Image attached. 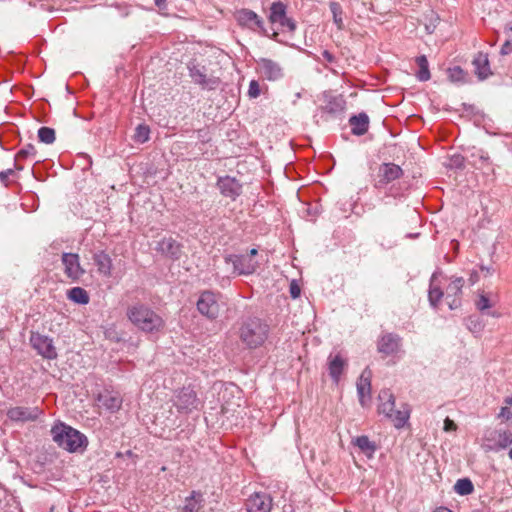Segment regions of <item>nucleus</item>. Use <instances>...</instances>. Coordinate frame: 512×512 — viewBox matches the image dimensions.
Segmentation results:
<instances>
[{"label": "nucleus", "instance_id": "46", "mask_svg": "<svg viewBox=\"0 0 512 512\" xmlns=\"http://www.w3.org/2000/svg\"><path fill=\"white\" fill-rule=\"evenodd\" d=\"M504 33L506 35V38L511 39V41H512V20L506 24Z\"/></svg>", "mask_w": 512, "mask_h": 512}, {"label": "nucleus", "instance_id": "53", "mask_svg": "<svg viewBox=\"0 0 512 512\" xmlns=\"http://www.w3.org/2000/svg\"><path fill=\"white\" fill-rule=\"evenodd\" d=\"M454 162L456 165H459V166L462 164L459 157H456Z\"/></svg>", "mask_w": 512, "mask_h": 512}, {"label": "nucleus", "instance_id": "36", "mask_svg": "<svg viewBox=\"0 0 512 512\" xmlns=\"http://www.w3.org/2000/svg\"><path fill=\"white\" fill-rule=\"evenodd\" d=\"M330 10L333 15L334 23L337 25L339 29L343 26V19H342V8L339 3L337 2H331L330 3Z\"/></svg>", "mask_w": 512, "mask_h": 512}, {"label": "nucleus", "instance_id": "35", "mask_svg": "<svg viewBox=\"0 0 512 512\" xmlns=\"http://www.w3.org/2000/svg\"><path fill=\"white\" fill-rule=\"evenodd\" d=\"M38 138L45 144H51L55 141V131L50 127H41L38 130Z\"/></svg>", "mask_w": 512, "mask_h": 512}, {"label": "nucleus", "instance_id": "10", "mask_svg": "<svg viewBox=\"0 0 512 512\" xmlns=\"http://www.w3.org/2000/svg\"><path fill=\"white\" fill-rule=\"evenodd\" d=\"M225 264H232L233 273L238 275H250L258 267V262L245 255H229L225 257Z\"/></svg>", "mask_w": 512, "mask_h": 512}, {"label": "nucleus", "instance_id": "28", "mask_svg": "<svg viewBox=\"0 0 512 512\" xmlns=\"http://www.w3.org/2000/svg\"><path fill=\"white\" fill-rule=\"evenodd\" d=\"M67 298L81 305H86L90 301L88 292L82 287H73L67 291Z\"/></svg>", "mask_w": 512, "mask_h": 512}, {"label": "nucleus", "instance_id": "14", "mask_svg": "<svg viewBox=\"0 0 512 512\" xmlns=\"http://www.w3.org/2000/svg\"><path fill=\"white\" fill-rule=\"evenodd\" d=\"M272 505V497L265 492H255L245 502L247 512H270Z\"/></svg>", "mask_w": 512, "mask_h": 512}, {"label": "nucleus", "instance_id": "29", "mask_svg": "<svg viewBox=\"0 0 512 512\" xmlns=\"http://www.w3.org/2000/svg\"><path fill=\"white\" fill-rule=\"evenodd\" d=\"M354 444L369 457H372L376 450V445L369 440L367 436H359L354 440Z\"/></svg>", "mask_w": 512, "mask_h": 512}, {"label": "nucleus", "instance_id": "58", "mask_svg": "<svg viewBox=\"0 0 512 512\" xmlns=\"http://www.w3.org/2000/svg\"><path fill=\"white\" fill-rule=\"evenodd\" d=\"M49 512H54V506H52V507L50 508V511H49Z\"/></svg>", "mask_w": 512, "mask_h": 512}, {"label": "nucleus", "instance_id": "8", "mask_svg": "<svg viewBox=\"0 0 512 512\" xmlns=\"http://www.w3.org/2000/svg\"><path fill=\"white\" fill-rule=\"evenodd\" d=\"M30 344L43 358L53 360L57 358V351L53 345V340L38 332H32L30 336Z\"/></svg>", "mask_w": 512, "mask_h": 512}, {"label": "nucleus", "instance_id": "2", "mask_svg": "<svg viewBox=\"0 0 512 512\" xmlns=\"http://www.w3.org/2000/svg\"><path fill=\"white\" fill-rule=\"evenodd\" d=\"M378 412L388 418L395 428H403L410 418V407L402 403L399 408L395 406V397L389 389L380 391Z\"/></svg>", "mask_w": 512, "mask_h": 512}, {"label": "nucleus", "instance_id": "50", "mask_svg": "<svg viewBox=\"0 0 512 512\" xmlns=\"http://www.w3.org/2000/svg\"><path fill=\"white\" fill-rule=\"evenodd\" d=\"M257 253H258V251L255 248H253L250 250V252L248 254H245V256H250L251 259H254V257L257 255Z\"/></svg>", "mask_w": 512, "mask_h": 512}, {"label": "nucleus", "instance_id": "23", "mask_svg": "<svg viewBox=\"0 0 512 512\" xmlns=\"http://www.w3.org/2000/svg\"><path fill=\"white\" fill-rule=\"evenodd\" d=\"M204 504L203 494L199 491H192L190 496L186 497L180 512H206Z\"/></svg>", "mask_w": 512, "mask_h": 512}, {"label": "nucleus", "instance_id": "11", "mask_svg": "<svg viewBox=\"0 0 512 512\" xmlns=\"http://www.w3.org/2000/svg\"><path fill=\"white\" fill-rule=\"evenodd\" d=\"M256 71L261 78L268 81H277L284 76V71L281 65L268 58H260L256 61Z\"/></svg>", "mask_w": 512, "mask_h": 512}, {"label": "nucleus", "instance_id": "42", "mask_svg": "<svg viewBox=\"0 0 512 512\" xmlns=\"http://www.w3.org/2000/svg\"><path fill=\"white\" fill-rule=\"evenodd\" d=\"M499 416L507 421L512 422V411L508 407H502Z\"/></svg>", "mask_w": 512, "mask_h": 512}, {"label": "nucleus", "instance_id": "26", "mask_svg": "<svg viewBox=\"0 0 512 512\" xmlns=\"http://www.w3.org/2000/svg\"><path fill=\"white\" fill-rule=\"evenodd\" d=\"M98 400L101 406L110 412L118 411L122 405V398L116 393L100 394Z\"/></svg>", "mask_w": 512, "mask_h": 512}, {"label": "nucleus", "instance_id": "40", "mask_svg": "<svg viewBox=\"0 0 512 512\" xmlns=\"http://www.w3.org/2000/svg\"><path fill=\"white\" fill-rule=\"evenodd\" d=\"M261 93L258 81L252 80L249 84L248 96L250 98H257Z\"/></svg>", "mask_w": 512, "mask_h": 512}, {"label": "nucleus", "instance_id": "15", "mask_svg": "<svg viewBox=\"0 0 512 512\" xmlns=\"http://www.w3.org/2000/svg\"><path fill=\"white\" fill-rule=\"evenodd\" d=\"M189 75L194 83L200 85L203 89H216L219 81L216 78L208 77L205 68L196 64H189Z\"/></svg>", "mask_w": 512, "mask_h": 512}, {"label": "nucleus", "instance_id": "27", "mask_svg": "<svg viewBox=\"0 0 512 512\" xmlns=\"http://www.w3.org/2000/svg\"><path fill=\"white\" fill-rule=\"evenodd\" d=\"M473 65L480 80L486 79L491 74L487 55L479 53L473 60Z\"/></svg>", "mask_w": 512, "mask_h": 512}, {"label": "nucleus", "instance_id": "55", "mask_svg": "<svg viewBox=\"0 0 512 512\" xmlns=\"http://www.w3.org/2000/svg\"><path fill=\"white\" fill-rule=\"evenodd\" d=\"M277 36H278V32H273V34H272V38H273V39H276V38H277Z\"/></svg>", "mask_w": 512, "mask_h": 512}, {"label": "nucleus", "instance_id": "32", "mask_svg": "<svg viewBox=\"0 0 512 512\" xmlns=\"http://www.w3.org/2000/svg\"><path fill=\"white\" fill-rule=\"evenodd\" d=\"M35 154H36V149H35L34 145L27 144L26 146H24L22 149H20L18 151V153L15 156V162L22 160V159H26L28 157L35 156ZM15 168L17 170L23 169V167L18 165L17 163H15Z\"/></svg>", "mask_w": 512, "mask_h": 512}, {"label": "nucleus", "instance_id": "20", "mask_svg": "<svg viewBox=\"0 0 512 512\" xmlns=\"http://www.w3.org/2000/svg\"><path fill=\"white\" fill-rule=\"evenodd\" d=\"M401 347V338L392 333L385 334L378 342V351L386 356L394 355L399 352Z\"/></svg>", "mask_w": 512, "mask_h": 512}, {"label": "nucleus", "instance_id": "30", "mask_svg": "<svg viewBox=\"0 0 512 512\" xmlns=\"http://www.w3.org/2000/svg\"><path fill=\"white\" fill-rule=\"evenodd\" d=\"M416 63L419 67V71L417 72L416 76L419 81H428L431 77L430 71H429V65L427 58L422 55L416 58Z\"/></svg>", "mask_w": 512, "mask_h": 512}, {"label": "nucleus", "instance_id": "54", "mask_svg": "<svg viewBox=\"0 0 512 512\" xmlns=\"http://www.w3.org/2000/svg\"><path fill=\"white\" fill-rule=\"evenodd\" d=\"M481 270L482 271H486L487 273L490 272V269L488 267H485V266H481Z\"/></svg>", "mask_w": 512, "mask_h": 512}, {"label": "nucleus", "instance_id": "56", "mask_svg": "<svg viewBox=\"0 0 512 512\" xmlns=\"http://www.w3.org/2000/svg\"><path fill=\"white\" fill-rule=\"evenodd\" d=\"M508 455H509V458L512 460V448L510 449Z\"/></svg>", "mask_w": 512, "mask_h": 512}, {"label": "nucleus", "instance_id": "37", "mask_svg": "<svg viewBox=\"0 0 512 512\" xmlns=\"http://www.w3.org/2000/svg\"><path fill=\"white\" fill-rule=\"evenodd\" d=\"M448 76L452 82H462L465 78V72L461 67L455 66L448 70Z\"/></svg>", "mask_w": 512, "mask_h": 512}, {"label": "nucleus", "instance_id": "19", "mask_svg": "<svg viewBox=\"0 0 512 512\" xmlns=\"http://www.w3.org/2000/svg\"><path fill=\"white\" fill-rule=\"evenodd\" d=\"M217 186L222 195L235 200L242 192V185L235 179L229 176L219 178Z\"/></svg>", "mask_w": 512, "mask_h": 512}, {"label": "nucleus", "instance_id": "48", "mask_svg": "<svg viewBox=\"0 0 512 512\" xmlns=\"http://www.w3.org/2000/svg\"><path fill=\"white\" fill-rule=\"evenodd\" d=\"M322 56L328 62H333L334 61V56L329 51H327V50L323 51Z\"/></svg>", "mask_w": 512, "mask_h": 512}, {"label": "nucleus", "instance_id": "39", "mask_svg": "<svg viewBox=\"0 0 512 512\" xmlns=\"http://www.w3.org/2000/svg\"><path fill=\"white\" fill-rule=\"evenodd\" d=\"M494 304L485 294H480L476 301V307L480 311H485L493 307Z\"/></svg>", "mask_w": 512, "mask_h": 512}, {"label": "nucleus", "instance_id": "13", "mask_svg": "<svg viewBox=\"0 0 512 512\" xmlns=\"http://www.w3.org/2000/svg\"><path fill=\"white\" fill-rule=\"evenodd\" d=\"M403 174L400 166L394 163H384L379 167L374 187L382 189L394 180L399 179Z\"/></svg>", "mask_w": 512, "mask_h": 512}, {"label": "nucleus", "instance_id": "4", "mask_svg": "<svg viewBox=\"0 0 512 512\" xmlns=\"http://www.w3.org/2000/svg\"><path fill=\"white\" fill-rule=\"evenodd\" d=\"M269 327L257 317L248 318L240 328L239 336L241 341L249 348L261 346L267 339Z\"/></svg>", "mask_w": 512, "mask_h": 512}, {"label": "nucleus", "instance_id": "47", "mask_svg": "<svg viewBox=\"0 0 512 512\" xmlns=\"http://www.w3.org/2000/svg\"><path fill=\"white\" fill-rule=\"evenodd\" d=\"M479 280L478 273L476 271L471 272L469 281L471 285H474Z\"/></svg>", "mask_w": 512, "mask_h": 512}, {"label": "nucleus", "instance_id": "18", "mask_svg": "<svg viewBox=\"0 0 512 512\" xmlns=\"http://www.w3.org/2000/svg\"><path fill=\"white\" fill-rule=\"evenodd\" d=\"M40 414L41 410L37 407L28 408L18 406L10 408L7 412L8 418L16 422L33 421L36 420Z\"/></svg>", "mask_w": 512, "mask_h": 512}, {"label": "nucleus", "instance_id": "7", "mask_svg": "<svg viewBox=\"0 0 512 512\" xmlns=\"http://www.w3.org/2000/svg\"><path fill=\"white\" fill-rule=\"evenodd\" d=\"M174 404L178 411L183 413H190L201 407V401L190 387H184L177 393Z\"/></svg>", "mask_w": 512, "mask_h": 512}, {"label": "nucleus", "instance_id": "33", "mask_svg": "<svg viewBox=\"0 0 512 512\" xmlns=\"http://www.w3.org/2000/svg\"><path fill=\"white\" fill-rule=\"evenodd\" d=\"M434 277L435 276L433 275L428 297H429L430 304L433 307H437V305L440 302V300L442 299L444 293L439 287L433 285Z\"/></svg>", "mask_w": 512, "mask_h": 512}, {"label": "nucleus", "instance_id": "49", "mask_svg": "<svg viewBox=\"0 0 512 512\" xmlns=\"http://www.w3.org/2000/svg\"><path fill=\"white\" fill-rule=\"evenodd\" d=\"M154 2L155 5L160 9L165 8L166 6V0H154Z\"/></svg>", "mask_w": 512, "mask_h": 512}, {"label": "nucleus", "instance_id": "45", "mask_svg": "<svg viewBox=\"0 0 512 512\" xmlns=\"http://www.w3.org/2000/svg\"><path fill=\"white\" fill-rule=\"evenodd\" d=\"M14 173L13 169H7L5 171L0 172V180L2 182H6L8 177Z\"/></svg>", "mask_w": 512, "mask_h": 512}, {"label": "nucleus", "instance_id": "22", "mask_svg": "<svg viewBox=\"0 0 512 512\" xmlns=\"http://www.w3.org/2000/svg\"><path fill=\"white\" fill-rule=\"evenodd\" d=\"M371 372L365 369L360 375L357 381V393L359 401L362 406L366 405V402L370 400L371 394Z\"/></svg>", "mask_w": 512, "mask_h": 512}, {"label": "nucleus", "instance_id": "24", "mask_svg": "<svg viewBox=\"0 0 512 512\" xmlns=\"http://www.w3.org/2000/svg\"><path fill=\"white\" fill-rule=\"evenodd\" d=\"M346 366V360L340 355H330L328 358V371L329 375L335 383H338L340 376Z\"/></svg>", "mask_w": 512, "mask_h": 512}, {"label": "nucleus", "instance_id": "38", "mask_svg": "<svg viewBox=\"0 0 512 512\" xmlns=\"http://www.w3.org/2000/svg\"><path fill=\"white\" fill-rule=\"evenodd\" d=\"M512 444V433L504 431L499 433L497 445L501 449H505Z\"/></svg>", "mask_w": 512, "mask_h": 512}, {"label": "nucleus", "instance_id": "5", "mask_svg": "<svg viewBox=\"0 0 512 512\" xmlns=\"http://www.w3.org/2000/svg\"><path fill=\"white\" fill-rule=\"evenodd\" d=\"M268 18L270 23L277 25L282 32L294 33L297 28L296 21L287 15V7L281 1L271 4Z\"/></svg>", "mask_w": 512, "mask_h": 512}, {"label": "nucleus", "instance_id": "34", "mask_svg": "<svg viewBox=\"0 0 512 512\" xmlns=\"http://www.w3.org/2000/svg\"><path fill=\"white\" fill-rule=\"evenodd\" d=\"M150 128L147 125L140 124L135 129L134 141L137 143H145L149 140Z\"/></svg>", "mask_w": 512, "mask_h": 512}, {"label": "nucleus", "instance_id": "3", "mask_svg": "<svg viewBox=\"0 0 512 512\" xmlns=\"http://www.w3.org/2000/svg\"><path fill=\"white\" fill-rule=\"evenodd\" d=\"M51 435L53 441L68 452L83 451L88 444L87 437L83 433L63 423L54 425Z\"/></svg>", "mask_w": 512, "mask_h": 512}, {"label": "nucleus", "instance_id": "12", "mask_svg": "<svg viewBox=\"0 0 512 512\" xmlns=\"http://www.w3.org/2000/svg\"><path fill=\"white\" fill-rule=\"evenodd\" d=\"M61 261L64 273L72 282H77L85 274V269L80 264L79 255L76 253H63Z\"/></svg>", "mask_w": 512, "mask_h": 512}, {"label": "nucleus", "instance_id": "16", "mask_svg": "<svg viewBox=\"0 0 512 512\" xmlns=\"http://www.w3.org/2000/svg\"><path fill=\"white\" fill-rule=\"evenodd\" d=\"M155 250L172 260H179L182 254L181 244L172 237H164L159 240Z\"/></svg>", "mask_w": 512, "mask_h": 512}, {"label": "nucleus", "instance_id": "31", "mask_svg": "<svg viewBox=\"0 0 512 512\" xmlns=\"http://www.w3.org/2000/svg\"><path fill=\"white\" fill-rule=\"evenodd\" d=\"M454 489H455L456 493L464 496V495L471 494L474 490V486L470 479L462 478L456 482Z\"/></svg>", "mask_w": 512, "mask_h": 512}, {"label": "nucleus", "instance_id": "44", "mask_svg": "<svg viewBox=\"0 0 512 512\" xmlns=\"http://www.w3.org/2000/svg\"><path fill=\"white\" fill-rule=\"evenodd\" d=\"M300 288L299 286L295 283V282H292L291 285H290V294H291V297L296 299L300 296Z\"/></svg>", "mask_w": 512, "mask_h": 512}, {"label": "nucleus", "instance_id": "51", "mask_svg": "<svg viewBox=\"0 0 512 512\" xmlns=\"http://www.w3.org/2000/svg\"><path fill=\"white\" fill-rule=\"evenodd\" d=\"M434 512H452V511L446 507H439Z\"/></svg>", "mask_w": 512, "mask_h": 512}, {"label": "nucleus", "instance_id": "17", "mask_svg": "<svg viewBox=\"0 0 512 512\" xmlns=\"http://www.w3.org/2000/svg\"><path fill=\"white\" fill-rule=\"evenodd\" d=\"M464 286V279L462 277H455L451 280L446 287V301L451 310L460 306V298L458 297Z\"/></svg>", "mask_w": 512, "mask_h": 512}, {"label": "nucleus", "instance_id": "52", "mask_svg": "<svg viewBox=\"0 0 512 512\" xmlns=\"http://www.w3.org/2000/svg\"><path fill=\"white\" fill-rule=\"evenodd\" d=\"M504 402L507 405H512V396L506 397Z\"/></svg>", "mask_w": 512, "mask_h": 512}, {"label": "nucleus", "instance_id": "1", "mask_svg": "<svg viewBox=\"0 0 512 512\" xmlns=\"http://www.w3.org/2000/svg\"><path fill=\"white\" fill-rule=\"evenodd\" d=\"M129 321L145 333H157L164 327V320L150 306L137 302L127 308Z\"/></svg>", "mask_w": 512, "mask_h": 512}, {"label": "nucleus", "instance_id": "57", "mask_svg": "<svg viewBox=\"0 0 512 512\" xmlns=\"http://www.w3.org/2000/svg\"><path fill=\"white\" fill-rule=\"evenodd\" d=\"M228 409L226 407H222V412L227 413Z\"/></svg>", "mask_w": 512, "mask_h": 512}, {"label": "nucleus", "instance_id": "9", "mask_svg": "<svg viewBox=\"0 0 512 512\" xmlns=\"http://www.w3.org/2000/svg\"><path fill=\"white\" fill-rule=\"evenodd\" d=\"M235 19L241 27L247 28L254 32H261L263 34L266 33L262 18L252 10L240 9L236 11Z\"/></svg>", "mask_w": 512, "mask_h": 512}, {"label": "nucleus", "instance_id": "43", "mask_svg": "<svg viewBox=\"0 0 512 512\" xmlns=\"http://www.w3.org/2000/svg\"><path fill=\"white\" fill-rule=\"evenodd\" d=\"M457 429V425L455 422L449 418L444 420V430L445 431H455Z\"/></svg>", "mask_w": 512, "mask_h": 512}, {"label": "nucleus", "instance_id": "25", "mask_svg": "<svg viewBox=\"0 0 512 512\" xmlns=\"http://www.w3.org/2000/svg\"><path fill=\"white\" fill-rule=\"evenodd\" d=\"M351 131L354 135H364L369 128V117L365 113H360L357 116H352L349 120Z\"/></svg>", "mask_w": 512, "mask_h": 512}, {"label": "nucleus", "instance_id": "6", "mask_svg": "<svg viewBox=\"0 0 512 512\" xmlns=\"http://www.w3.org/2000/svg\"><path fill=\"white\" fill-rule=\"evenodd\" d=\"M219 300V294L212 291H204L197 301V309L203 316L209 319H215L220 312Z\"/></svg>", "mask_w": 512, "mask_h": 512}, {"label": "nucleus", "instance_id": "21", "mask_svg": "<svg viewBox=\"0 0 512 512\" xmlns=\"http://www.w3.org/2000/svg\"><path fill=\"white\" fill-rule=\"evenodd\" d=\"M92 260L97 267V272L104 276L110 277L112 274L113 262L109 254L103 250L95 251L92 255Z\"/></svg>", "mask_w": 512, "mask_h": 512}, {"label": "nucleus", "instance_id": "41", "mask_svg": "<svg viewBox=\"0 0 512 512\" xmlns=\"http://www.w3.org/2000/svg\"><path fill=\"white\" fill-rule=\"evenodd\" d=\"M510 53H512V41L511 39L506 38L504 44L501 47L500 54L504 56Z\"/></svg>", "mask_w": 512, "mask_h": 512}]
</instances>
